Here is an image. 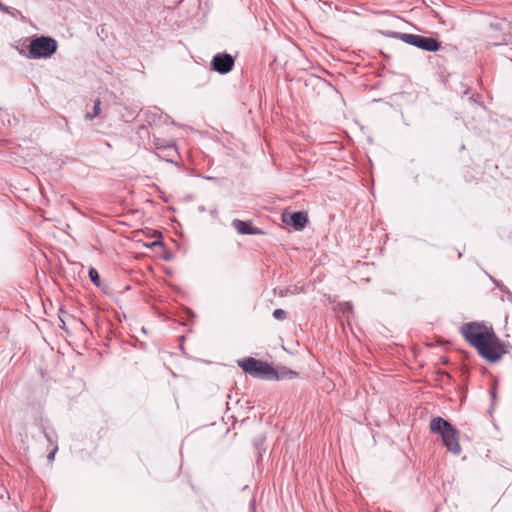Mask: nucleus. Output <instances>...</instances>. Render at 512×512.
<instances>
[{"mask_svg":"<svg viewBox=\"0 0 512 512\" xmlns=\"http://www.w3.org/2000/svg\"><path fill=\"white\" fill-rule=\"evenodd\" d=\"M460 332L463 338L488 362H497L505 353L504 345L492 328L478 322H469L461 326Z\"/></svg>","mask_w":512,"mask_h":512,"instance_id":"1","label":"nucleus"},{"mask_svg":"<svg viewBox=\"0 0 512 512\" xmlns=\"http://www.w3.org/2000/svg\"><path fill=\"white\" fill-rule=\"evenodd\" d=\"M430 430L441 435L443 444L449 452L454 455L460 454L461 447L457 437L458 431L449 421L442 417H434L430 421Z\"/></svg>","mask_w":512,"mask_h":512,"instance_id":"2","label":"nucleus"},{"mask_svg":"<svg viewBox=\"0 0 512 512\" xmlns=\"http://www.w3.org/2000/svg\"><path fill=\"white\" fill-rule=\"evenodd\" d=\"M237 364L245 373L254 378L264 380L279 379L277 371L267 362L255 359L253 357H247L238 360Z\"/></svg>","mask_w":512,"mask_h":512,"instance_id":"3","label":"nucleus"},{"mask_svg":"<svg viewBox=\"0 0 512 512\" xmlns=\"http://www.w3.org/2000/svg\"><path fill=\"white\" fill-rule=\"evenodd\" d=\"M57 50V42L51 37L40 36L31 40L29 54L33 59L48 58Z\"/></svg>","mask_w":512,"mask_h":512,"instance_id":"4","label":"nucleus"},{"mask_svg":"<svg viewBox=\"0 0 512 512\" xmlns=\"http://www.w3.org/2000/svg\"><path fill=\"white\" fill-rule=\"evenodd\" d=\"M394 38L400 39L401 41L420 48L425 51L435 52L439 50L440 43L433 37H426L417 34L394 32L392 34Z\"/></svg>","mask_w":512,"mask_h":512,"instance_id":"5","label":"nucleus"},{"mask_svg":"<svg viewBox=\"0 0 512 512\" xmlns=\"http://www.w3.org/2000/svg\"><path fill=\"white\" fill-rule=\"evenodd\" d=\"M234 62L235 61L232 55L226 52L217 53L212 58L211 67L219 74H227L233 69Z\"/></svg>","mask_w":512,"mask_h":512,"instance_id":"6","label":"nucleus"},{"mask_svg":"<svg viewBox=\"0 0 512 512\" xmlns=\"http://www.w3.org/2000/svg\"><path fill=\"white\" fill-rule=\"evenodd\" d=\"M231 225L237 230L239 234L243 235H260L263 234L262 230L257 227H253L249 221H242L234 219Z\"/></svg>","mask_w":512,"mask_h":512,"instance_id":"7","label":"nucleus"},{"mask_svg":"<svg viewBox=\"0 0 512 512\" xmlns=\"http://www.w3.org/2000/svg\"><path fill=\"white\" fill-rule=\"evenodd\" d=\"M307 215L304 212H294L290 216V225L295 230H302L307 223Z\"/></svg>","mask_w":512,"mask_h":512,"instance_id":"8","label":"nucleus"},{"mask_svg":"<svg viewBox=\"0 0 512 512\" xmlns=\"http://www.w3.org/2000/svg\"><path fill=\"white\" fill-rule=\"evenodd\" d=\"M101 102L99 99H97L95 102H94V106H93V113H90L88 112L86 115H85V118L87 120H92L94 119L95 117H97L99 114H100V111H101Z\"/></svg>","mask_w":512,"mask_h":512,"instance_id":"9","label":"nucleus"},{"mask_svg":"<svg viewBox=\"0 0 512 512\" xmlns=\"http://www.w3.org/2000/svg\"><path fill=\"white\" fill-rule=\"evenodd\" d=\"M89 278L93 284H95L97 287H100V276L98 271L91 267L88 272Z\"/></svg>","mask_w":512,"mask_h":512,"instance_id":"10","label":"nucleus"},{"mask_svg":"<svg viewBox=\"0 0 512 512\" xmlns=\"http://www.w3.org/2000/svg\"><path fill=\"white\" fill-rule=\"evenodd\" d=\"M512 44V35L511 34H504L503 37H502V41L501 42H489L488 45L489 46H499V45H508V44Z\"/></svg>","mask_w":512,"mask_h":512,"instance_id":"11","label":"nucleus"},{"mask_svg":"<svg viewBox=\"0 0 512 512\" xmlns=\"http://www.w3.org/2000/svg\"><path fill=\"white\" fill-rule=\"evenodd\" d=\"M507 23L503 20H495L490 24V29L497 31V30H503Z\"/></svg>","mask_w":512,"mask_h":512,"instance_id":"12","label":"nucleus"},{"mask_svg":"<svg viewBox=\"0 0 512 512\" xmlns=\"http://www.w3.org/2000/svg\"><path fill=\"white\" fill-rule=\"evenodd\" d=\"M286 315V311L283 309H275L273 312V317L277 320H284Z\"/></svg>","mask_w":512,"mask_h":512,"instance_id":"13","label":"nucleus"},{"mask_svg":"<svg viewBox=\"0 0 512 512\" xmlns=\"http://www.w3.org/2000/svg\"><path fill=\"white\" fill-rule=\"evenodd\" d=\"M57 450H58V447H57V445H55L54 448L52 449V451L47 456L49 462H52L54 460Z\"/></svg>","mask_w":512,"mask_h":512,"instance_id":"14","label":"nucleus"},{"mask_svg":"<svg viewBox=\"0 0 512 512\" xmlns=\"http://www.w3.org/2000/svg\"><path fill=\"white\" fill-rule=\"evenodd\" d=\"M44 435L47 439V441L50 443V444H53L54 443V436L52 434H50L49 432H44Z\"/></svg>","mask_w":512,"mask_h":512,"instance_id":"15","label":"nucleus"},{"mask_svg":"<svg viewBox=\"0 0 512 512\" xmlns=\"http://www.w3.org/2000/svg\"><path fill=\"white\" fill-rule=\"evenodd\" d=\"M0 10H1V11H3V12H5V13H8V14L14 15V13H12V12L10 11V8H9V7H7V6H5V5H3L2 3H1V6H0Z\"/></svg>","mask_w":512,"mask_h":512,"instance_id":"16","label":"nucleus"},{"mask_svg":"<svg viewBox=\"0 0 512 512\" xmlns=\"http://www.w3.org/2000/svg\"><path fill=\"white\" fill-rule=\"evenodd\" d=\"M217 214H218V211H217V209H216V208H214V209H212V210L210 211V215H211L212 217H216V216H217Z\"/></svg>","mask_w":512,"mask_h":512,"instance_id":"17","label":"nucleus"},{"mask_svg":"<svg viewBox=\"0 0 512 512\" xmlns=\"http://www.w3.org/2000/svg\"><path fill=\"white\" fill-rule=\"evenodd\" d=\"M157 244H159V242H158V241H153L152 243H150V244H148V245H146V246H147V247H149V248H152L153 246H155V245H157Z\"/></svg>","mask_w":512,"mask_h":512,"instance_id":"18","label":"nucleus"},{"mask_svg":"<svg viewBox=\"0 0 512 512\" xmlns=\"http://www.w3.org/2000/svg\"><path fill=\"white\" fill-rule=\"evenodd\" d=\"M206 209H205V206L201 205L198 207V211L199 212H204Z\"/></svg>","mask_w":512,"mask_h":512,"instance_id":"19","label":"nucleus"},{"mask_svg":"<svg viewBox=\"0 0 512 512\" xmlns=\"http://www.w3.org/2000/svg\"><path fill=\"white\" fill-rule=\"evenodd\" d=\"M491 396H492V399L494 400V399H495V397H496V392H495V390H492V391H491Z\"/></svg>","mask_w":512,"mask_h":512,"instance_id":"20","label":"nucleus"},{"mask_svg":"<svg viewBox=\"0 0 512 512\" xmlns=\"http://www.w3.org/2000/svg\"><path fill=\"white\" fill-rule=\"evenodd\" d=\"M167 148H168L169 150H173V151H175V149H174V147H173V146H167Z\"/></svg>","mask_w":512,"mask_h":512,"instance_id":"21","label":"nucleus"}]
</instances>
